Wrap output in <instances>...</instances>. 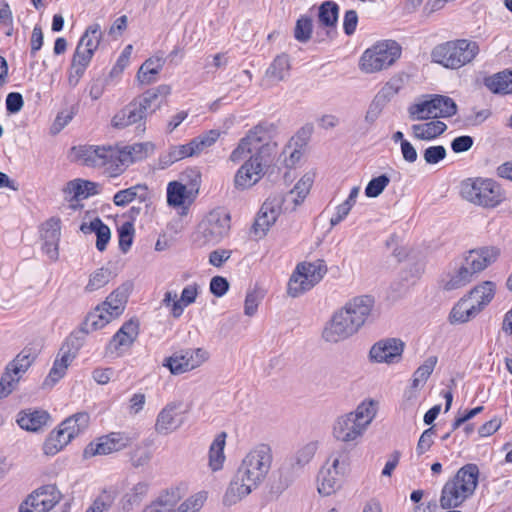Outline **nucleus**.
<instances>
[{
  "label": "nucleus",
  "instance_id": "1",
  "mask_svg": "<svg viewBox=\"0 0 512 512\" xmlns=\"http://www.w3.org/2000/svg\"><path fill=\"white\" fill-rule=\"evenodd\" d=\"M272 450L268 444H258L243 458L224 494L223 503L232 506L257 489L272 465Z\"/></svg>",
  "mask_w": 512,
  "mask_h": 512
},
{
  "label": "nucleus",
  "instance_id": "2",
  "mask_svg": "<svg viewBox=\"0 0 512 512\" xmlns=\"http://www.w3.org/2000/svg\"><path fill=\"white\" fill-rule=\"evenodd\" d=\"M171 93V87L161 84L155 88L146 90L142 95L134 98L126 106L120 109L111 120V126L116 129H124L137 125V130L144 132L146 118L161 107L163 99Z\"/></svg>",
  "mask_w": 512,
  "mask_h": 512
},
{
  "label": "nucleus",
  "instance_id": "3",
  "mask_svg": "<svg viewBox=\"0 0 512 512\" xmlns=\"http://www.w3.org/2000/svg\"><path fill=\"white\" fill-rule=\"evenodd\" d=\"M499 254L500 250L492 246L468 251L464 257L454 262L453 269L444 281V289L451 291L467 285L475 274L495 262Z\"/></svg>",
  "mask_w": 512,
  "mask_h": 512
},
{
  "label": "nucleus",
  "instance_id": "4",
  "mask_svg": "<svg viewBox=\"0 0 512 512\" xmlns=\"http://www.w3.org/2000/svg\"><path fill=\"white\" fill-rule=\"evenodd\" d=\"M478 478L479 468L476 464L469 463L461 467L443 487L440 498L442 508L457 507L470 497L477 487Z\"/></svg>",
  "mask_w": 512,
  "mask_h": 512
},
{
  "label": "nucleus",
  "instance_id": "5",
  "mask_svg": "<svg viewBox=\"0 0 512 512\" xmlns=\"http://www.w3.org/2000/svg\"><path fill=\"white\" fill-rule=\"evenodd\" d=\"M494 295L495 284L491 281L475 286L454 305L449 315L450 323L462 324L476 317L492 301Z\"/></svg>",
  "mask_w": 512,
  "mask_h": 512
},
{
  "label": "nucleus",
  "instance_id": "6",
  "mask_svg": "<svg viewBox=\"0 0 512 512\" xmlns=\"http://www.w3.org/2000/svg\"><path fill=\"white\" fill-rule=\"evenodd\" d=\"M478 53L477 42L458 39L435 46L431 51V59L445 68L459 69L472 62Z\"/></svg>",
  "mask_w": 512,
  "mask_h": 512
},
{
  "label": "nucleus",
  "instance_id": "7",
  "mask_svg": "<svg viewBox=\"0 0 512 512\" xmlns=\"http://www.w3.org/2000/svg\"><path fill=\"white\" fill-rule=\"evenodd\" d=\"M461 196L468 202L494 208L505 200V193L495 180L490 178H468L461 183Z\"/></svg>",
  "mask_w": 512,
  "mask_h": 512
},
{
  "label": "nucleus",
  "instance_id": "8",
  "mask_svg": "<svg viewBox=\"0 0 512 512\" xmlns=\"http://www.w3.org/2000/svg\"><path fill=\"white\" fill-rule=\"evenodd\" d=\"M275 145H263L258 151L237 170L234 177V186L238 190H245L255 185L265 174V168L272 162V153Z\"/></svg>",
  "mask_w": 512,
  "mask_h": 512
},
{
  "label": "nucleus",
  "instance_id": "9",
  "mask_svg": "<svg viewBox=\"0 0 512 512\" xmlns=\"http://www.w3.org/2000/svg\"><path fill=\"white\" fill-rule=\"evenodd\" d=\"M401 46L394 40H383L366 49L359 62L365 73H375L387 69L401 56Z\"/></svg>",
  "mask_w": 512,
  "mask_h": 512
},
{
  "label": "nucleus",
  "instance_id": "10",
  "mask_svg": "<svg viewBox=\"0 0 512 512\" xmlns=\"http://www.w3.org/2000/svg\"><path fill=\"white\" fill-rule=\"evenodd\" d=\"M326 273L327 265L322 259L298 264L288 282V295L293 298L299 297L318 284Z\"/></svg>",
  "mask_w": 512,
  "mask_h": 512
},
{
  "label": "nucleus",
  "instance_id": "11",
  "mask_svg": "<svg viewBox=\"0 0 512 512\" xmlns=\"http://www.w3.org/2000/svg\"><path fill=\"white\" fill-rule=\"evenodd\" d=\"M96 28L90 26L87 28L84 35L80 38L77 47L75 49L70 73H69V84L75 86L78 84L80 78L83 76L87 66L92 60L94 52L96 50V44L90 34H95Z\"/></svg>",
  "mask_w": 512,
  "mask_h": 512
},
{
  "label": "nucleus",
  "instance_id": "12",
  "mask_svg": "<svg viewBox=\"0 0 512 512\" xmlns=\"http://www.w3.org/2000/svg\"><path fill=\"white\" fill-rule=\"evenodd\" d=\"M61 499L62 494L56 485H43L26 497L18 512H49Z\"/></svg>",
  "mask_w": 512,
  "mask_h": 512
},
{
  "label": "nucleus",
  "instance_id": "13",
  "mask_svg": "<svg viewBox=\"0 0 512 512\" xmlns=\"http://www.w3.org/2000/svg\"><path fill=\"white\" fill-rule=\"evenodd\" d=\"M207 359L208 352L202 348L186 349L166 358L163 366L167 367L171 374L179 375L199 367Z\"/></svg>",
  "mask_w": 512,
  "mask_h": 512
},
{
  "label": "nucleus",
  "instance_id": "14",
  "mask_svg": "<svg viewBox=\"0 0 512 512\" xmlns=\"http://www.w3.org/2000/svg\"><path fill=\"white\" fill-rule=\"evenodd\" d=\"M230 215L222 209L210 211L200 224L201 233L208 243H219L230 231Z\"/></svg>",
  "mask_w": 512,
  "mask_h": 512
},
{
  "label": "nucleus",
  "instance_id": "15",
  "mask_svg": "<svg viewBox=\"0 0 512 512\" xmlns=\"http://www.w3.org/2000/svg\"><path fill=\"white\" fill-rule=\"evenodd\" d=\"M359 329L342 309L336 311L331 320L325 325L322 338L329 343H338L348 339Z\"/></svg>",
  "mask_w": 512,
  "mask_h": 512
},
{
  "label": "nucleus",
  "instance_id": "16",
  "mask_svg": "<svg viewBox=\"0 0 512 512\" xmlns=\"http://www.w3.org/2000/svg\"><path fill=\"white\" fill-rule=\"evenodd\" d=\"M283 205H285V200L281 195L271 196L263 203L252 226L257 237L261 238L266 235L280 215Z\"/></svg>",
  "mask_w": 512,
  "mask_h": 512
},
{
  "label": "nucleus",
  "instance_id": "17",
  "mask_svg": "<svg viewBox=\"0 0 512 512\" xmlns=\"http://www.w3.org/2000/svg\"><path fill=\"white\" fill-rule=\"evenodd\" d=\"M342 474L343 467H340L339 457H331L319 471L318 492L324 496L335 493L341 486Z\"/></svg>",
  "mask_w": 512,
  "mask_h": 512
},
{
  "label": "nucleus",
  "instance_id": "18",
  "mask_svg": "<svg viewBox=\"0 0 512 512\" xmlns=\"http://www.w3.org/2000/svg\"><path fill=\"white\" fill-rule=\"evenodd\" d=\"M128 159L124 156L122 149L117 147L98 146V167L103 169V174L108 177H116L122 174L128 167Z\"/></svg>",
  "mask_w": 512,
  "mask_h": 512
},
{
  "label": "nucleus",
  "instance_id": "19",
  "mask_svg": "<svg viewBox=\"0 0 512 512\" xmlns=\"http://www.w3.org/2000/svg\"><path fill=\"white\" fill-rule=\"evenodd\" d=\"M374 306L375 299L373 296L361 295L349 300L341 309L360 329L372 316Z\"/></svg>",
  "mask_w": 512,
  "mask_h": 512
},
{
  "label": "nucleus",
  "instance_id": "20",
  "mask_svg": "<svg viewBox=\"0 0 512 512\" xmlns=\"http://www.w3.org/2000/svg\"><path fill=\"white\" fill-rule=\"evenodd\" d=\"M404 342L397 338H388L375 343L369 352L370 359L378 363H398L402 357Z\"/></svg>",
  "mask_w": 512,
  "mask_h": 512
},
{
  "label": "nucleus",
  "instance_id": "21",
  "mask_svg": "<svg viewBox=\"0 0 512 512\" xmlns=\"http://www.w3.org/2000/svg\"><path fill=\"white\" fill-rule=\"evenodd\" d=\"M94 330H96V317L93 311H90L80 327L66 338L59 351L75 359L79 349L85 342L86 336Z\"/></svg>",
  "mask_w": 512,
  "mask_h": 512
},
{
  "label": "nucleus",
  "instance_id": "22",
  "mask_svg": "<svg viewBox=\"0 0 512 512\" xmlns=\"http://www.w3.org/2000/svg\"><path fill=\"white\" fill-rule=\"evenodd\" d=\"M127 295L120 289L114 290L102 303L98 305V328L118 318L125 309Z\"/></svg>",
  "mask_w": 512,
  "mask_h": 512
},
{
  "label": "nucleus",
  "instance_id": "23",
  "mask_svg": "<svg viewBox=\"0 0 512 512\" xmlns=\"http://www.w3.org/2000/svg\"><path fill=\"white\" fill-rule=\"evenodd\" d=\"M60 220L51 218L42 225L43 252L53 261L59 257Z\"/></svg>",
  "mask_w": 512,
  "mask_h": 512
},
{
  "label": "nucleus",
  "instance_id": "24",
  "mask_svg": "<svg viewBox=\"0 0 512 512\" xmlns=\"http://www.w3.org/2000/svg\"><path fill=\"white\" fill-rule=\"evenodd\" d=\"M139 334V321L130 319L126 321L117 331L109 343V348L115 351H124L129 349L135 342Z\"/></svg>",
  "mask_w": 512,
  "mask_h": 512
},
{
  "label": "nucleus",
  "instance_id": "25",
  "mask_svg": "<svg viewBox=\"0 0 512 512\" xmlns=\"http://www.w3.org/2000/svg\"><path fill=\"white\" fill-rule=\"evenodd\" d=\"M96 184L91 181H86L82 179H74L69 181L66 186L63 188V193L65 199L69 202V208L71 210H76L79 205L74 204L73 201H80L88 198L90 195L95 193Z\"/></svg>",
  "mask_w": 512,
  "mask_h": 512
},
{
  "label": "nucleus",
  "instance_id": "26",
  "mask_svg": "<svg viewBox=\"0 0 512 512\" xmlns=\"http://www.w3.org/2000/svg\"><path fill=\"white\" fill-rule=\"evenodd\" d=\"M135 200L144 204L146 209L149 207L151 203V193L146 184H136L129 188L120 190L113 197L114 204L121 207H124Z\"/></svg>",
  "mask_w": 512,
  "mask_h": 512
},
{
  "label": "nucleus",
  "instance_id": "27",
  "mask_svg": "<svg viewBox=\"0 0 512 512\" xmlns=\"http://www.w3.org/2000/svg\"><path fill=\"white\" fill-rule=\"evenodd\" d=\"M181 407V402H171L159 412L155 423L157 433L167 434L180 427L182 420L178 417L177 410Z\"/></svg>",
  "mask_w": 512,
  "mask_h": 512
},
{
  "label": "nucleus",
  "instance_id": "28",
  "mask_svg": "<svg viewBox=\"0 0 512 512\" xmlns=\"http://www.w3.org/2000/svg\"><path fill=\"white\" fill-rule=\"evenodd\" d=\"M364 431L363 424L357 423L349 413L338 418L333 428L334 436L342 442L354 441Z\"/></svg>",
  "mask_w": 512,
  "mask_h": 512
},
{
  "label": "nucleus",
  "instance_id": "29",
  "mask_svg": "<svg viewBox=\"0 0 512 512\" xmlns=\"http://www.w3.org/2000/svg\"><path fill=\"white\" fill-rule=\"evenodd\" d=\"M313 184V178L306 174L295 185V187L282 198L285 200L284 211H294L308 195Z\"/></svg>",
  "mask_w": 512,
  "mask_h": 512
},
{
  "label": "nucleus",
  "instance_id": "30",
  "mask_svg": "<svg viewBox=\"0 0 512 512\" xmlns=\"http://www.w3.org/2000/svg\"><path fill=\"white\" fill-rule=\"evenodd\" d=\"M130 438L122 432H111L98 437V455H109L126 448Z\"/></svg>",
  "mask_w": 512,
  "mask_h": 512
},
{
  "label": "nucleus",
  "instance_id": "31",
  "mask_svg": "<svg viewBox=\"0 0 512 512\" xmlns=\"http://www.w3.org/2000/svg\"><path fill=\"white\" fill-rule=\"evenodd\" d=\"M165 59L162 56H152L146 59L140 66L136 79L141 85H150L157 80V75L162 70Z\"/></svg>",
  "mask_w": 512,
  "mask_h": 512
},
{
  "label": "nucleus",
  "instance_id": "32",
  "mask_svg": "<svg viewBox=\"0 0 512 512\" xmlns=\"http://www.w3.org/2000/svg\"><path fill=\"white\" fill-rule=\"evenodd\" d=\"M483 83L494 94H512V70L505 69L487 76Z\"/></svg>",
  "mask_w": 512,
  "mask_h": 512
},
{
  "label": "nucleus",
  "instance_id": "33",
  "mask_svg": "<svg viewBox=\"0 0 512 512\" xmlns=\"http://www.w3.org/2000/svg\"><path fill=\"white\" fill-rule=\"evenodd\" d=\"M190 194L191 191H188L184 184L172 181L167 186V203L172 207H181L182 214H186V210L192 202Z\"/></svg>",
  "mask_w": 512,
  "mask_h": 512
},
{
  "label": "nucleus",
  "instance_id": "34",
  "mask_svg": "<svg viewBox=\"0 0 512 512\" xmlns=\"http://www.w3.org/2000/svg\"><path fill=\"white\" fill-rule=\"evenodd\" d=\"M50 419L44 410L22 411L17 419L18 425L27 431L37 432L45 426Z\"/></svg>",
  "mask_w": 512,
  "mask_h": 512
},
{
  "label": "nucleus",
  "instance_id": "35",
  "mask_svg": "<svg viewBox=\"0 0 512 512\" xmlns=\"http://www.w3.org/2000/svg\"><path fill=\"white\" fill-rule=\"evenodd\" d=\"M275 130V126L272 123L261 122L250 129L246 136L243 137L246 142H248L252 149H259L257 146L261 144L263 145H271L268 141L271 138L272 133Z\"/></svg>",
  "mask_w": 512,
  "mask_h": 512
},
{
  "label": "nucleus",
  "instance_id": "36",
  "mask_svg": "<svg viewBox=\"0 0 512 512\" xmlns=\"http://www.w3.org/2000/svg\"><path fill=\"white\" fill-rule=\"evenodd\" d=\"M73 360L74 359L70 356L59 351L56 359L54 360L53 366L49 371V374L43 382V387L52 388L56 383H58L59 380L65 376L66 371Z\"/></svg>",
  "mask_w": 512,
  "mask_h": 512
},
{
  "label": "nucleus",
  "instance_id": "37",
  "mask_svg": "<svg viewBox=\"0 0 512 512\" xmlns=\"http://www.w3.org/2000/svg\"><path fill=\"white\" fill-rule=\"evenodd\" d=\"M37 357V352L33 348L25 347L13 361L6 366L7 370L13 372L20 379L22 375L29 369Z\"/></svg>",
  "mask_w": 512,
  "mask_h": 512
},
{
  "label": "nucleus",
  "instance_id": "38",
  "mask_svg": "<svg viewBox=\"0 0 512 512\" xmlns=\"http://www.w3.org/2000/svg\"><path fill=\"white\" fill-rule=\"evenodd\" d=\"M411 128L416 139L432 140L443 134L447 129V125L442 121L436 120L424 124H414Z\"/></svg>",
  "mask_w": 512,
  "mask_h": 512
},
{
  "label": "nucleus",
  "instance_id": "39",
  "mask_svg": "<svg viewBox=\"0 0 512 512\" xmlns=\"http://www.w3.org/2000/svg\"><path fill=\"white\" fill-rule=\"evenodd\" d=\"M433 118H449L456 114L457 105L455 101L445 95L430 96Z\"/></svg>",
  "mask_w": 512,
  "mask_h": 512
},
{
  "label": "nucleus",
  "instance_id": "40",
  "mask_svg": "<svg viewBox=\"0 0 512 512\" xmlns=\"http://www.w3.org/2000/svg\"><path fill=\"white\" fill-rule=\"evenodd\" d=\"M290 60L287 54L278 55L266 71V77L274 84L289 76Z\"/></svg>",
  "mask_w": 512,
  "mask_h": 512
},
{
  "label": "nucleus",
  "instance_id": "41",
  "mask_svg": "<svg viewBox=\"0 0 512 512\" xmlns=\"http://www.w3.org/2000/svg\"><path fill=\"white\" fill-rule=\"evenodd\" d=\"M128 456L132 467L136 469L145 467L153 457L152 446L147 442H141L129 451Z\"/></svg>",
  "mask_w": 512,
  "mask_h": 512
},
{
  "label": "nucleus",
  "instance_id": "42",
  "mask_svg": "<svg viewBox=\"0 0 512 512\" xmlns=\"http://www.w3.org/2000/svg\"><path fill=\"white\" fill-rule=\"evenodd\" d=\"M226 433L222 432L216 436L209 449V466L213 471L220 470L223 466L225 455L224 447Z\"/></svg>",
  "mask_w": 512,
  "mask_h": 512
},
{
  "label": "nucleus",
  "instance_id": "43",
  "mask_svg": "<svg viewBox=\"0 0 512 512\" xmlns=\"http://www.w3.org/2000/svg\"><path fill=\"white\" fill-rule=\"evenodd\" d=\"M301 470L294 461L290 459L286 461L279 469V482L275 486L276 491L281 493L286 490L299 476Z\"/></svg>",
  "mask_w": 512,
  "mask_h": 512
},
{
  "label": "nucleus",
  "instance_id": "44",
  "mask_svg": "<svg viewBox=\"0 0 512 512\" xmlns=\"http://www.w3.org/2000/svg\"><path fill=\"white\" fill-rule=\"evenodd\" d=\"M148 489L149 484L147 482L141 481L135 484L121 500L123 510L129 512L135 505H139L143 497L147 494Z\"/></svg>",
  "mask_w": 512,
  "mask_h": 512
},
{
  "label": "nucleus",
  "instance_id": "45",
  "mask_svg": "<svg viewBox=\"0 0 512 512\" xmlns=\"http://www.w3.org/2000/svg\"><path fill=\"white\" fill-rule=\"evenodd\" d=\"M71 440L58 428L52 431L43 444V452L47 456H53L61 451Z\"/></svg>",
  "mask_w": 512,
  "mask_h": 512
},
{
  "label": "nucleus",
  "instance_id": "46",
  "mask_svg": "<svg viewBox=\"0 0 512 512\" xmlns=\"http://www.w3.org/2000/svg\"><path fill=\"white\" fill-rule=\"evenodd\" d=\"M124 156L128 159L127 165L143 160L154 151V145L150 142L135 143L122 148Z\"/></svg>",
  "mask_w": 512,
  "mask_h": 512
},
{
  "label": "nucleus",
  "instance_id": "47",
  "mask_svg": "<svg viewBox=\"0 0 512 512\" xmlns=\"http://www.w3.org/2000/svg\"><path fill=\"white\" fill-rule=\"evenodd\" d=\"M198 295V286L197 284L186 286L182 292L180 299L178 301H174L172 303L171 314L174 318H179L184 310V307L195 302L196 297Z\"/></svg>",
  "mask_w": 512,
  "mask_h": 512
},
{
  "label": "nucleus",
  "instance_id": "48",
  "mask_svg": "<svg viewBox=\"0 0 512 512\" xmlns=\"http://www.w3.org/2000/svg\"><path fill=\"white\" fill-rule=\"evenodd\" d=\"M180 498L179 489H170L161 494L155 502L150 504V506H155L156 510L162 512H180V507L178 510L174 509Z\"/></svg>",
  "mask_w": 512,
  "mask_h": 512
},
{
  "label": "nucleus",
  "instance_id": "49",
  "mask_svg": "<svg viewBox=\"0 0 512 512\" xmlns=\"http://www.w3.org/2000/svg\"><path fill=\"white\" fill-rule=\"evenodd\" d=\"M339 6L333 1H325L319 7V22L327 27L334 28L338 21Z\"/></svg>",
  "mask_w": 512,
  "mask_h": 512
},
{
  "label": "nucleus",
  "instance_id": "50",
  "mask_svg": "<svg viewBox=\"0 0 512 512\" xmlns=\"http://www.w3.org/2000/svg\"><path fill=\"white\" fill-rule=\"evenodd\" d=\"M120 82L121 74L111 69L102 80L101 90L98 91V98L100 96H107L108 98L118 97L120 92L118 86Z\"/></svg>",
  "mask_w": 512,
  "mask_h": 512
},
{
  "label": "nucleus",
  "instance_id": "51",
  "mask_svg": "<svg viewBox=\"0 0 512 512\" xmlns=\"http://www.w3.org/2000/svg\"><path fill=\"white\" fill-rule=\"evenodd\" d=\"M349 415L359 424H363L364 430L376 415V403L373 400L361 403L354 412Z\"/></svg>",
  "mask_w": 512,
  "mask_h": 512
},
{
  "label": "nucleus",
  "instance_id": "52",
  "mask_svg": "<svg viewBox=\"0 0 512 512\" xmlns=\"http://www.w3.org/2000/svg\"><path fill=\"white\" fill-rule=\"evenodd\" d=\"M437 364V357L430 356L428 357L424 363L417 368V370L413 374L412 380V388L417 389L420 385L424 384L429 376L432 374L435 366Z\"/></svg>",
  "mask_w": 512,
  "mask_h": 512
},
{
  "label": "nucleus",
  "instance_id": "53",
  "mask_svg": "<svg viewBox=\"0 0 512 512\" xmlns=\"http://www.w3.org/2000/svg\"><path fill=\"white\" fill-rule=\"evenodd\" d=\"M408 114L411 120H426L433 118L430 99L410 105L408 108Z\"/></svg>",
  "mask_w": 512,
  "mask_h": 512
},
{
  "label": "nucleus",
  "instance_id": "54",
  "mask_svg": "<svg viewBox=\"0 0 512 512\" xmlns=\"http://www.w3.org/2000/svg\"><path fill=\"white\" fill-rule=\"evenodd\" d=\"M313 22L310 17L301 16L295 25L294 37L301 43H306L310 40L312 34Z\"/></svg>",
  "mask_w": 512,
  "mask_h": 512
},
{
  "label": "nucleus",
  "instance_id": "55",
  "mask_svg": "<svg viewBox=\"0 0 512 512\" xmlns=\"http://www.w3.org/2000/svg\"><path fill=\"white\" fill-rule=\"evenodd\" d=\"M20 378L5 368L0 378V399L8 397L17 387Z\"/></svg>",
  "mask_w": 512,
  "mask_h": 512
},
{
  "label": "nucleus",
  "instance_id": "56",
  "mask_svg": "<svg viewBox=\"0 0 512 512\" xmlns=\"http://www.w3.org/2000/svg\"><path fill=\"white\" fill-rule=\"evenodd\" d=\"M389 183L390 178L386 174L375 177L368 182L365 188V195L369 198H376L385 190Z\"/></svg>",
  "mask_w": 512,
  "mask_h": 512
},
{
  "label": "nucleus",
  "instance_id": "57",
  "mask_svg": "<svg viewBox=\"0 0 512 512\" xmlns=\"http://www.w3.org/2000/svg\"><path fill=\"white\" fill-rule=\"evenodd\" d=\"M317 450V445L314 442H310L303 447H301L296 454L290 458L291 461L300 467L301 469L307 465L311 459L314 457Z\"/></svg>",
  "mask_w": 512,
  "mask_h": 512
},
{
  "label": "nucleus",
  "instance_id": "58",
  "mask_svg": "<svg viewBox=\"0 0 512 512\" xmlns=\"http://www.w3.org/2000/svg\"><path fill=\"white\" fill-rule=\"evenodd\" d=\"M220 136V132L218 130H209L194 139H192V145L196 150V153L199 154L204 149L212 146Z\"/></svg>",
  "mask_w": 512,
  "mask_h": 512
},
{
  "label": "nucleus",
  "instance_id": "59",
  "mask_svg": "<svg viewBox=\"0 0 512 512\" xmlns=\"http://www.w3.org/2000/svg\"><path fill=\"white\" fill-rule=\"evenodd\" d=\"M134 231V226L131 221H126L118 227L119 247L123 252H127L131 247Z\"/></svg>",
  "mask_w": 512,
  "mask_h": 512
},
{
  "label": "nucleus",
  "instance_id": "60",
  "mask_svg": "<svg viewBox=\"0 0 512 512\" xmlns=\"http://www.w3.org/2000/svg\"><path fill=\"white\" fill-rule=\"evenodd\" d=\"M72 152L75 153V159L81 161L87 166H94L96 162V148L93 146L73 147Z\"/></svg>",
  "mask_w": 512,
  "mask_h": 512
},
{
  "label": "nucleus",
  "instance_id": "61",
  "mask_svg": "<svg viewBox=\"0 0 512 512\" xmlns=\"http://www.w3.org/2000/svg\"><path fill=\"white\" fill-rule=\"evenodd\" d=\"M118 491L114 487L105 488L98 495V512H108L114 504Z\"/></svg>",
  "mask_w": 512,
  "mask_h": 512
},
{
  "label": "nucleus",
  "instance_id": "62",
  "mask_svg": "<svg viewBox=\"0 0 512 512\" xmlns=\"http://www.w3.org/2000/svg\"><path fill=\"white\" fill-rule=\"evenodd\" d=\"M263 298V294L258 289H253L252 291H249L245 298L244 303V313L245 315L251 317L254 316L257 312V308L259 303L261 302Z\"/></svg>",
  "mask_w": 512,
  "mask_h": 512
},
{
  "label": "nucleus",
  "instance_id": "63",
  "mask_svg": "<svg viewBox=\"0 0 512 512\" xmlns=\"http://www.w3.org/2000/svg\"><path fill=\"white\" fill-rule=\"evenodd\" d=\"M447 155L446 148L442 145L430 146L423 152V158L429 165H435L442 161Z\"/></svg>",
  "mask_w": 512,
  "mask_h": 512
},
{
  "label": "nucleus",
  "instance_id": "64",
  "mask_svg": "<svg viewBox=\"0 0 512 512\" xmlns=\"http://www.w3.org/2000/svg\"><path fill=\"white\" fill-rule=\"evenodd\" d=\"M435 434H436V431H435L434 427H430V428L426 429L421 434V436L418 440V443H417V447H416V452L419 456L424 454L431 448V446L433 444V437L435 436Z\"/></svg>",
  "mask_w": 512,
  "mask_h": 512
}]
</instances>
